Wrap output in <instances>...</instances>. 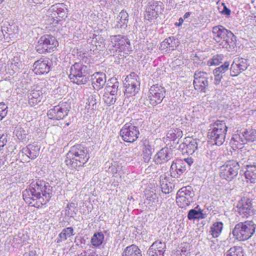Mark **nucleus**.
Returning <instances> with one entry per match:
<instances>
[{"label": "nucleus", "instance_id": "1", "mask_svg": "<svg viewBox=\"0 0 256 256\" xmlns=\"http://www.w3.org/2000/svg\"><path fill=\"white\" fill-rule=\"evenodd\" d=\"M52 188L48 183L38 180L32 182L22 192L24 200L32 206L40 208L50 200Z\"/></svg>", "mask_w": 256, "mask_h": 256}, {"label": "nucleus", "instance_id": "2", "mask_svg": "<svg viewBox=\"0 0 256 256\" xmlns=\"http://www.w3.org/2000/svg\"><path fill=\"white\" fill-rule=\"evenodd\" d=\"M90 158L86 148L80 144L72 146L66 154V164L71 169L84 166Z\"/></svg>", "mask_w": 256, "mask_h": 256}, {"label": "nucleus", "instance_id": "3", "mask_svg": "<svg viewBox=\"0 0 256 256\" xmlns=\"http://www.w3.org/2000/svg\"><path fill=\"white\" fill-rule=\"evenodd\" d=\"M108 50L111 55L124 58L132 51L130 41L126 36L118 34L110 36Z\"/></svg>", "mask_w": 256, "mask_h": 256}, {"label": "nucleus", "instance_id": "4", "mask_svg": "<svg viewBox=\"0 0 256 256\" xmlns=\"http://www.w3.org/2000/svg\"><path fill=\"white\" fill-rule=\"evenodd\" d=\"M86 54H80L78 58L79 62H75L70 68L68 77L71 82L77 84H84L88 82V67L83 62L89 63L90 58L86 56Z\"/></svg>", "mask_w": 256, "mask_h": 256}, {"label": "nucleus", "instance_id": "5", "mask_svg": "<svg viewBox=\"0 0 256 256\" xmlns=\"http://www.w3.org/2000/svg\"><path fill=\"white\" fill-rule=\"evenodd\" d=\"M212 33L214 40L228 51H230L236 46V36L223 26L213 27Z\"/></svg>", "mask_w": 256, "mask_h": 256}, {"label": "nucleus", "instance_id": "6", "mask_svg": "<svg viewBox=\"0 0 256 256\" xmlns=\"http://www.w3.org/2000/svg\"><path fill=\"white\" fill-rule=\"evenodd\" d=\"M256 224L252 220H246L236 224L232 230L235 239L239 241H245L250 238L254 234Z\"/></svg>", "mask_w": 256, "mask_h": 256}, {"label": "nucleus", "instance_id": "7", "mask_svg": "<svg viewBox=\"0 0 256 256\" xmlns=\"http://www.w3.org/2000/svg\"><path fill=\"white\" fill-rule=\"evenodd\" d=\"M208 132V138L215 144L221 146L224 142L228 127L224 120H217L210 124Z\"/></svg>", "mask_w": 256, "mask_h": 256}, {"label": "nucleus", "instance_id": "8", "mask_svg": "<svg viewBox=\"0 0 256 256\" xmlns=\"http://www.w3.org/2000/svg\"><path fill=\"white\" fill-rule=\"evenodd\" d=\"M124 84L125 96L127 97L136 96L140 88L139 76L136 73L131 72L126 78Z\"/></svg>", "mask_w": 256, "mask_h": 256}, {"label": "nucleus", "instance_id": "9", "mask_svg": "<svg viewBox=\"0 0 256 256\" xmlns=\"http://www.w3.org/2000/svg\"><path fill=\"white\" fill-rule=\"evenodd\" d=\"M58 46L56 38L52 35L46 34L40 37L36 46V50L40 54L50 52Z\"/></svg>", "mask_w": 256, "mask_h": 256}, {"label": "nucleus", "instance_id": "10", "mask_svg": "<svg viewBox=\"0 0 256 256\" xmlns=\"http://www.w3.org/2000/svg\"><path fill=\"white\" fill-rule=\"evenodd\" d=\"M239 168L240 166L236 161H228L220 166V176L222 179L230 181L238 175Z\"/></svg>", "mask_w": 256, "mask_h": 256}, {"label": "nucleus", "instance_id": "11", "mask_svg": "<svg viewBox=\"0 0 256 256\" xmlns=\"http://www.w3.org/2000/svg\"><path fill=\"white\" fill-rule=\"evenodd\" d=\"M194 196L191 186L182 187L176 193V202L179 207L186 208L193 202Z\"/></svg>", "mask_w": 256, "mask_h": 256}, {"label": "nucleus", "instance_id": "12", "mask_svg": "<svg viewBox=\"0 0 256 256\" xmlns=\"http://www.w3.org/2000/svg\"><path fill=\"white\" fill-rule=\"evenodd\" d=\"M166 90L158 84L150 86L148 93V100L151 105L155 106L160 104L165 98Z\"/></svg>", "mask_w": 256, "mask_h": 256}, {"label": "nucleus", "instance_id": "13", "mask_svg": "<svg viewBox=\"0 0 256 256\" xmlns=\"http://www.w3.org/2000/svg\"><path fill=\"white\" fill-rule=\"evenodd\" d=\"M120 134L124 142H134L138 139L140 132L136 126L126 123L121 128Z\"/></svg>", "mask_w": 256, "mask_h": 256}, {"label": "nucleus", "instance_id": "14", "mask_svg": "<svg viewBox=\"0 0 256 256\" xmlns=\"http://www.w3.org/2000/svg\"><path fill=\"white\" fill-rule=\"evenodd\" d=\"M68 9L64 3H57L52 6L48 11V14L54 20V22L58 23L61 19L67 17Z\"/></svg>", "mask_w": 256, "mask_h": 256}, {"label": "nucleus", "instance_id": "15", "mask_svg": "<svg viewBox=\"0 0 256 256\" xmlns=\"http://www.w3.org/2000/svg\"><path fill=\"white\" fill-rule=\"evenodd\" d=\"M162 2L160 1H152L149 2L146 7L144 12V18L151 21L156 19L160 14L163 11Z\"/></svg>", "mask_w": 256, "mask_h": 256}, {"label": "nucleus", "instance_id": "16", "mask_svg": "<svg viewBox=\"0 0 256 256\" xmlns=\"http://www.w3.org/2000/svg\"><path fill=\"white\" fill-rule=\"evenodd\" d=\"M69 110L70 106L68 104L62 103L50 109L48 112V116L52 120H62L68 115Z\"/></svg>", "mask_w": 256, "mask_h": 256}, {"label": "nucleus", "instance_id": "17", "mask_svg": "<svg viewBox=\"0 0 256 256\" xmlns=\"http://www.w3.org/2000/svg\"><path fill=\"white\" fill-rule=\"evenodd\" d=\"M194 88L200 92H205L208 86V74L204 72L196 71L194 75Z\"/></svg>", "mask_w": 256, "mask_h": 256}, {"label": "nucleus", "instance_id": "18", "mask_svg": "<svg viewBox=\"0 0 256 256\" xmlns=\"http://www.w3.org/2000/svg\"><path fill=\"white\" fill-rule=\"evenodd\" d=\"M235 212L242 218H247L252 212V201L247 198H242L235 208Z\"/></svg>", "mask_w": 256, "mask_h": 256}, {"label": "nucleus", "instance_id": "19", "mask_svg": "<svg viewBox=\"0 0 256 256\" xmlns=\"http://www.w3.org/2000/svg\"><path fill=\"white\" fill-rule=\"evenodd\" d=\"M44 95L42 88L39 86H32L28 94V104L32 106H35L41 102Z\"/></svg>", "mask_w": 256, "mask_h": 256}, {"label": "nucleus", "instance_id": "20", "mask_svg": "<svg viewBox=\"0 0 256 256\" xmlns=\"http://www.w3.org/2000/svg\"><path fill=\"white\" fill-rule=\"evenodd\" d=\"M166 250V243L162 240L155 241L147 251L148 256H164Z\"/></svg>", "mask_w": 256, "mask_h": 256}, {"label": "nucleus", "instance_id": "21", "mask_svg": "<svg viewBox=\"0 0 256 256\" xmlns=\"http://www.w3.org/2000/svg\"><path fill=\"white\" fill-rule=\"evenodd\" d=\"M172 155V150L168 147H164L156 153L154 156V160L156 164H162L170 160Z\"/></svg>", "mask_w": 256, "mask_h": 256}, {"label": "nucleus", "instance_id": "22", "mask_svg": "<svg viewBox=\"0 0 256 256\" xmlns=\"http://www.w3.org/2000/svg\"><path fill=\"white\" fill-rule=\"evenodd\" d=\"M234 138L236 141L245 144L248 142H253L256 140V130L254 129H248L242 132L241 135L235 136Z\"/></svg>", "mask_w": 256, "mask_h": 256}, {"label": "nucleus", "instance_id": "23", "mask_svg": "<svg viewBox=\"0 0 256 256\" xmlns=\"http://www.w3.org/2000/svg\"><path fill=\"white\" fill-rule=\"evenodd\" d=\"M34 72L36 74L48 73L50 68L49 60L47 58H40L34 64Z\"/></svg>", "mask_w": 256, "mask_h": 256}, {"label": "nucleus", "instance_id": "24", "mask_svg": "<svg viewBox=\"0 0 256 256\" xmlns=\"http://www.w3.org/2000/svg\"><path fill=\"white\" fill-rule=\"evenodd\" d=\"M186 170V166L183 161L180 160L173 162L170 168V173L172 177L179 178Z\"/></svg>", "mask_w": 256, "mask_h": 256}, {"label": "nucleus", "instance_id": "25", "mask_svg": "<svg viewBox=\"0 0 256 256\" xmlns=\"http://www.w3.org/2000/svg\"><path fill=\"white\" fill-rule=\"evenodd\" d=\"M128 14L126 11L122 10L117 17V22L114 28L120 29L121 32H124L128 26Z\"/></svg>", "mask_w": 256, "mask_h": 256}, {"label": "nucleus", "instance_id": "26", "mask_svg": "<svg viewBox=\"0 0 256 256\" xmlns=\"http://www.w3.org/2000/svg\"><path fill=\"white\" fill-rule=\"evenodd\" d=\"M106 82V74L102 72H96L92 76V86L94 89L99 90Z\"/></svg>", "mask_w": 256, "mask_h": 256}, {"label": "nucleus", "instance_id": "27", "mask_svg": "<svg viewBox=\"0 0 256 256\" xmlns=\"http://www.w3.org/2000/svg\"><path fill=\"white\" fill-rule=\"evenodd\" d=\"M40 147L34 144H30L26 148H24L22 152L25 154L30 159L34 160L36 158L39 154Z\"/></svg>", "mask_w": 256, "mask_h": 256}, {"label": "nucleus", "instance_id": "28", "mask_svg": "<svg viewBox=\"0 0 256 256\" xmlns=\"http://www.w3.org/2000/svg\"><path fill=\"white\" fill-rule=\"evenodd\" d=\"M198 146V140H192L189 141L188 144H186V142L182 143L180 146L182 150L184 153L190 155L194 153L197 149Z\"/></svg>", "mask_w": 256, "mask_h": 256}, {"label": "nucleus", "instance_id": "29", "mask_svg": "<svg viewBox=\"0 0 256 256\" xmlns=\"http://www.w3.org/2000/svg\"><path fill=\"white\" fill-rule=\"evenodd\" d=\"M160 184L162 192L166 194L172 192L174 187V184L170 182L164 175L160 176Z\"/></svg>", "mask_w": 256, "mask_h": 256}, {"label": "nucleus", "instance_id": "30", "mask_svg": "<svg viewBox=\"0 0 256 256\" xmlns=\"http://www.w3.org/2000/svg\"><path fill=\"white\" fill-rule=\"evenodd\" d=\"M190 254V244L184 242L180 244L176 250L173 252V256H188Z\"/></svg>", "mask_w": 256, "mask_h": 256}, {"label": "nucleus", "instance_id": "31", "mask_svg": "<svg viewBox=\"0 0 256 256\" xmlns=\"http://www.w3.org/2000/svg\"><path fill=\"white\" fill-rule=\"evenodd\" d=\"M178 45V42L174 36L166 38L160 44V48L162 50L169 48V50H174Z\"/></svg>", "mask_w": 256, "mask_h": 256}, {"label": "nucleus", "instance_id": "32", "mask_svg": "<svg viewBox=\"0 0 256 256\" xmlns=\"http://www.w3.org/2000/svg\"><path fill=\"white\" fill-rule=\"evenodd\" d=\"M246 170L244 176L248 182L250 183L256 182V166L246 165Z\"/></svg>", "mask_w": 256, "mask_h": 256}, {"label": "nucleus", "instance_id": "33", "mask_svg": "<svg viewBox=\"0 0 256 256\" xmlns=\"http://www.w3.org/2000/svg\"><path fill=\"white\" fill-rule=\"evenodd\" d=\"M119 86V82L116 78H112L110 79L105 88L106 92H108L113 94H117L118 88Z\"/></svg>", "mask_w": 256, "mask_h": 256}, {"label": "nucleus", "instance_id": "34", "mask_svg": "<svg viewBox=\"0 0 256 256\" xmlns=\"http://www.w3.org/2000/svg\"><path fill=\"white\" fill-rule=\"evenodd\" d=\"M142 256L141 250L135 244H132L126 247L122 254V256Z\"/></svg>", "mask_w": 256, "mask_h": 256}, {"label": "nucleus", "instance_id": "35", "mask_svg": "<svg viewBox=\"0 0 256 256\" xmlns=\"http://www.w3.org/2000/svg\"><path fill=\"white\" fill-rule=\"evenodd\" d=\"M153 152L154 148L150 144L149 142L147 141L144 142L142 147V155L143 159L145 162H149Z\"/></svg>", "mask_w": 256, "mask_h": 256}, {"label": "nucleus", "instance_id": "36", "mask_svg": "<svg viewBox=\"0 0 256 256\" xmlns=\"http://www.w3.org/2000/svg\"><path fill=\"white\" fill-rule=\"evenodd\" d=\"M14 133L18 138L22 141H25L28 138V128L26 126L22 127L20 126H18L16 127Z\"/></svg>", "mask_w": 256, "mask_h": 256}, {"label": "nucleus", "instance_id": "37", "mask_svg": "<svg viewBox=\"0 0 256 256\" xmlns=\"http://www.w3.org/2000/svg\"><path fill=\"white\" fill-rule=\"evenodd\" d=\"M74 235V229L72 227H68L62 230V232L58 234L56 238V242L60 243L67 239L68 238Z\"/></svg>", "mask_w": 256, "mask_h": 256}, {"label": "nucleus", "instance_id": "38", "mask_svg": "<svg viewBox=\"0 0 256 256\" xmlns=\"http://www.w3.org/2000/svg\"><path fill=\"white\" fill-rule=\"evenodd\" d=\"M183 135L182 130L178 128H172L167 134V138L170 140L175 141L177 139L180 138Z\"/></svg>", "mask_w": 256, "mask_h": 256}, {"label": "nucleus", "instance_id": "39", "mask_svg": "<svg viewBox=\"0 0 256 256\" xmlns=\"http://www.w3.org/2000/svg\"><path fill=\"white\" fill-rule=\"evenodd\" d=\"M104 238V236L102 232H96L91 238V243L94 247H98L102 244Z\"/></svg>", "mask_w": 256, "mask_h": 256}, {"label": "nucleus", "instance_id": "40", "mask_svg": "<svg viewBox=\"0 0 256 256\" xmlns=\"http://www.w3.org/2000/svg\"><path fill=\"white\" fill-rule=\"evenodd\" d=\"M222 228L223 224L220 222H216L210 227V232L213 238H217L221 234Z\"/></svg>", "mask_w": 256, "mask_h": 256}, {"label": "nucleus", "instance_id": "41", "mask_svg": "<svg viewBox=\"0 0 256 256\" xmlns=\"http://www.w3.org/2000/svg\"><path fill=\"white\" fill-rule=\"evenodd\" d=\"M224 256H244V250L240 246H234L227 250Z\"/></svg>", "mask_w": 256, "mask_h": 256}, {"label": "nucleus", "instance_id": "42", "mask_svg": "<svg viewBox=\"0 0 256 256\" xmlns=\"http://www.w3.org/2000/svg\"><path fill=\"white\" fill-rule=\"evenodd\" d=\"M98 96L96 94L90 95L88 98L86 108L88 110H95L96 108V103Z\"/></svg>", "mask_w": 256, "mask_h": 256}, {"label": "nucleus", "instance_id": "43", "mask_svg": "<svg viewBox=\"0 0 256 256\" xmlns=\"http://www.w3.org/2000/svg\"><path fill=\"white\" fill-rule=\"evenodd\" d=\"M204 218V214L200 209H198V210L192 209L189 211L188 214V218L190 220L203 218Z\"/></svg>", "mask_w": 256, "mask_h": 256}, {"label": "nucleus", "instance_id": "44", "mask_svg": "<svg viewBox=\"0 0 256 256\" xmlns=\"http://www.w3.org/2000/svg\"><path fill=\"white\" fill-rule=\"evenodd\" d=\"M116 95L108 92H105L103 96L104 102L108 106L114 104L116 100Z\"/></svg>", "mask_w": 256, "mask_h": 256}, {"label": "nucleus", "instance_id": "45", "mask_svg": "<svg viewBox=\"0 0 256 256\" xmlns=\"http://www.w3.org/2000/svg\"><path fill=\"white\" fill-rule=\"evenodd\" d=\"M230 66V62H225L223 64L222 66L216 68L214 70V72L215 73L219 74L221 76H223V74L228 70Z\"/></svg>", "mask_w": 256, "mask_h": 256}, {"label": "nucleus", "instance_id": "46", "mask_svg": "<svg viewBox=\"0 0 256 256\" xmlns=\"http://www.w3.org/2000/svg\"><path fill=\"white\" fill-rule=\"evenodd\" d=\"M223 56L222 54H217L214 56L212 58L208 60V66H217L222 62L223 60Z\"/></svg>", "mask_w": 256, "mask_h": 256}, {"label": "nucleus", "instance_id": "47", "mask_svg": "<svg viewBox=\"0 0 256 256\" xmlns=\"http://www.w3.org/2000/svg\"><path fill=\"white\" fill-rule=\"evenodd\" d=\"M234 61L236 62V64H238V68L242 72L247 68L248 63L246 60L241 58L234 59Z\"/></svg>", "mask_w": 256, "mask_h": 256}, {"label": "nucleus", "instance_id": "48", "mask_svg": "<svg viewBox=\"0 0 256 256\" xmlns=\"http://www.w3.org/2000/svg\"><path fill=\"white\" fill-rule=\"evenodd\" d=\"M241 70L238 66L236 62H233L230 68V76H237L238 74L241 72Z\"/></svg>", "mask_w": 256, "mask_h": 256}, {"label": "nucleus", "instance_id": "49", "mask_svg": "<svg viewBox=\"0 0 256 256\" xmlns=\"http://www.w3.org/2000/svg\"><path fill=\"white\" fill-rule=\"evenodd\" d=\"M7 114V106L4 102H0V121L6 116Z\"/></svg>", "mask_w": 256, "mask_h": 256}, {"label": "nucleus", "instance_id": "50", "mask_svg": "<svg viewBox=\"0 0 256 256\" xmlns=\"http://www.w3.org/2000/svg\"><path fill=\"white\" fill-rule=\"evenodd\" d=\"M122 168V166H120L118 164H112L111 166L109 168V170L113 174H115L120 172V169Z\"/></svg>", "mask_w": 256, "mask_h": 256}, {"label": "nucleus", "instance_id": "51", "mask_svg": "<svg viewBox=\"0 0 256 256\" xmlns=\"http://www.w3.org/2000/svg\"><path fill=\"white\" fill-rule=\"evenodd\" d=\"M213 74L214 75V85L216 86H218L220 84L222 79L223 77V76H221L219 74L215 73V72H213Z\"/></svg>", "mask_w": 256, "mask_h": 256}, {"label": "nucleus", "instance_id": "52", "mask_svg": "<svg viewBox=\"0 0 256 256\" xmlns=\"http://www.w3.org/2000/svg\"><path fill=\"white\" fill-rule=\"evenodd\" d=\"M8 142V135L6 134H2L0 135V148H3Z\"/></svg>", "mask_w": 256, "mask_h": 256}, {"label": "nucleus", "instance_id": "53", "mask_svg": "<svg viewBox=\"0 0 256 256\" xmlns=\"http://www.w3.org/2000/svg\"><path fill=\"white\" fill-rule=\"evenodd\" d=\"M148 200L152 202L150 206L154 207H155L156 206L158 202L156 195L155 194L148 197Z\"/></svg>", "mask_w": 256, "mask_h": 256}, {"label": "nucleus", "instance_id": "54", "mask_svg": "<svg viewBox=\"0 0 256 256\" xmlns=\"http://www.w3.org/2000/svg\"><path fill=\"white\" fill-rule=\"evenodd\" d=\"M12 68L14 69V70H16L20 69L22 66V62H16V60H13V62L12 63Z\"/></svg>", "mask_w": 256, "mask_h": 256}, {"label": "nucleus", "instance_id": "55", "mask_svg": "<svg viewBox=\"0 0 256 256\" xmlns=\"http://www.w3.org/2000/svg\"><path fill=\"white\" fill-rule=\"evenodd\" d=\"M75 242H76V245L79 246L80 244H85L86 240L84 238H76Z\"/></svg>", "mask_w": 256, "mask_h": 256}, {"label": "nucleus", "instance_id": "56", "mask_svg": "<svg viewBox=\"0 0 256 256\" xmlns=\"http://www.w3.org/2000/svg\"><path fill=\"white\" fill-rule=\"evenodd\" d=\"M74 203H70V204H69L67 205V206L66 208V210L67 212L68 211V212H67V214L68 215H72V214H70L69 212V210L71 209V208H74Z\"/></svg>", "mask_w": 256, "mask_h": 256}, {"label": "nucleus", "instance_id": "57", "mask_svg": "<svg viewBox=\"0 0 256 256\" xmlns=\"http://www.w3.org/2000/svg\"><path fill=\"white\" fill-rule=\"evenodd\" d=\"M24 256H36V252L35 250H32L28 252H26Z\"/></svg>", "mask_w": 256, "mask_h": 256}, {"label": "nucleus", "instance_id": "58", "mask_svg": "<svg viewBox=\"0 0 256 256\" xmlns=\"http://www.w3.org/2000/svg\"><path fill=\"white\" fill-rule=\"evenodd\" d=\"M222 13L226 16H230V10L224 6L222 11Z\"/></svg>", "mask_w": 256, "mask_h": 256}, {"label": "nucleus", "instance_id": "59", "mask_svg": "<svg viewBox=\"0 0 256 256\" xmlns=\"http://www.w3.org/2000/svg\"><path fill=\"white\" fill-rule=\"evenodd\" d=\"M184 161L186 162L189 166H191L194 162L193 160L191 158H184Z\"/></svg>", "mask_w": 256, "mask_h": 256}, {"label": "nucleus", "instance_id": "60", "mask_svg": "<svg viewBox=\"0 0 256 256\" xmlns=\"http://www.w3.org/2000/svg\"><path fill=\"white\" fill-rule=\"evenodd\" d=\"M88 256H96V254L94 252H88Z\"/></svg>", "mask_w": 256, "mask_h": 256}, {"label": "nucleus", "instance_id": "61", "mask_svg": "<svg viewBox=\"0 0 256 256\" xmlns=\"http://www.w3.org/2000/svg\"><path fill=\"white\" fill-rule=\"evenodd\" d=\"M190 14H191V12H186L184 16V19H186V18H188L190 16Z\"/></svg>", "mask_w": 256, "mask_h": 256}, {"label": "nucleus", "instance_id": "62", "mask_svg": "<svg viewBox=\"0 0 256 256\" xmlns=\"http://www.w3.org/2000/svg\"><path fill=\"white\" fill-rule=\"evenodd\" d=\"M44 0H32L35 4H41Z\"/></svg>", "mask_w": 256, "mask_h": 256}, {"label": "nucleus", "instance_id": "63", "mask_svg": "<svg viewBox=\"0 0 256 256\" xmlns=\"http://www.w3.org/2000/svg\"><path fill=\"white\" fill-rule=\"evenodd\" d=\"M78 256H88V252L84 251L82 252L80 254H79Z\"/></svg>", "mask_w": 256, "mask_h": 256}, {"label": "nucleus", "instance_id": "64", "mask_svg": "<svg viewBox=\"0 0 256 256\" xmlns=\"http://www.w3.org/2000/svg\"><path fill=\"white\" fill-rule=\"evenodd\" d=\"M252 18L256 21V14H252Z\"/></svg>", "mask_w": 256, "mask_h": 256}]
</instances>
